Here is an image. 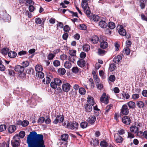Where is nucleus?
<instances>
[{
	"label": "nucleus",
	"mask_w": 147,
	"mask_h": 147,
	"mask_svg": "<svg viewBox=\"0 0 147 147\" xmlns=\"http://www.w3.org/2000/svg\"><path fill=\"white\" fill-rule=\"evenodd\" d=\"M64 65L65 67L67 69H69L71 67V64L70 61H66L64 63Z\"/></svg>",
	"instance_id": "obj_24"
},
{
	"label": "nucleus",
	"mask_w": 147,
	"mask_h": 147,
	"mask_svg": "<svg viewBox=\"0 0 147 147\" xmlns=\"http://www.w3.org/2000/svg\"><path fill=\"white\" fill-rule=\"evenodd\" d=\"M108 145V144L105 141H102L100 142V146L102 147H106Z\"/></svg>",
	"instance_id": "obj_43"
},
{
	"label": "nucleus",
	"mask_w": 147,
	"mask_h": 147,
	"mask_svg": "<svg viewBox=\"0 0 147 147\" xmlns=\"http://www.w3.org/2000/svg\"><path fill=\"white\" fill-rule=\"evenodd\" d=\"M79 93L81 94L84 95L86 93V90L83 88H80L79 89Z\"/></svg>",
	"instance_id": "obj_45"
},
{
	"label": "nucleus",
	"mask_w": 147,
	"mask_h": 147,
	"mask_svg": "<svg viewBox=\"0 0 147 147\" xmlns=\"http://www.w3.org/2000/svg\"><path fill=\"white\" fill-rule=\"evenodd\" d=\"M123 123L127 125H129L131 123V119L129 117L127 116H124L122 118Z\"/></svg>",
	"instance_id": "obj_10"
},
{
	"label": "nucleus",
	"mask_w": 147,
	"mask_h": 147,
	"mask_svg": "<svg viewBox=\"0 0 147 147\" xmlns=\"http://www.w3.org/2000/svg\"><path fill=\"white\" fill-rule=\"evenodd\" d=\"M84 107L85 109V111L87 112H90L92 109V106L88 104L85 105H84Z\"/></svg>",
	"instance_id": "obj_21"
},
{
	"label": "nucleus",
	"mask_w": 147,
	"mask_h": 147,
	"mask_svg": "<svg viewBox=\"0 0 147 147\" xmlns=\"http://www.w3.org/2000/svg\"><path fill=\"white\" fill-rule=\"evenodd\" d=\"M105 52L106 51L100 49H98V54L99 55L102 56L105 54Z\"/></svg>",
	"instance_id": "obj_41"
},
{
	"label": "nucleus",
	"mask_w": 147,
	"mask_h": 147,
	"mask_svg": "<svg viewBox=\"0 0 147 147\" xmlns=\"http://www.w3.org/2000/svg\"><path fill=\"white\" fill-rule=\"evenodd\" d=\"M43 82L45 84H48L50 82L51 79L49 77H47L42 80Z\"/></svg>",
	"instance_id": "obj_37"
},
{
	"label": "nucleus",
	"mask_w": 147,
	"mask_h": 147,
	"mask_svg": "<svg viewBox=\"0 0 147 147\" xmlns=\"http://www.w3.org/2000/svg\"><path fill=\"white\" fill-rule=\"evenodd\" d=\"M19 136L21 138H23L25 135V133L24 131H21L19 133Z\"/></svg>",
	"instance_id": "obj_47"
},
{
	"label": "nucleus",
	"mask_w": 147,
	"mask_h": 147,
	"mask_svg": "<svg viewBox=\"0 0 147 147\" xmlns=\"http://www.w3.org/2000/svg\"><path fill=\"white\" fill-rule=\"evenodd\" d=\"M68 137L69 136L67 134H64L61 136V138L62 141L67 142Z\"/></svg>",
	"instance_id": "obj_18"
},
{
	"label": "nucleus",
	"mask_w": 147,
	"mask_h": 147,
	"mask_svg": "<svg viewBox=\"0 0 147 147\" xmlns=\"http://www.w3.org/2000/svg\"><path fill=\"white\" fill-rule=\"evenodd\" d=\"M82 48L83 50L86 52L88 51L90 49V46L87 44L83 45Z\"/></svg>",
	"instance_id": "obj_31"
},
{
	"label": "nucleus",
	"mask_w": 147,
	"mask_h": 147,
	"mask_svg": "<svg viewBox=\"0 0 147 147\" xmlns=\"http://www.w3.org/2000/svg\"><path fill=\"white\" fill-rule=\"evenodd\" d=\"M127 104L129 107L130 109H134L136 106L135 103L132 101L129 102L127 103Z\"/></svg>",
	"instance_id": "obj_33"
},
{
	"label": "nucleus",
	"mask_w": 147,
	"mask_h": 147,
	"mask_svg": "<svg viewBox=\"0 0 147 147\" xmlns=\"http://www.w3.org/2000/svg\"><path fill=\"white\" fill-rule=\"evenodd\" d=\"M14 70L20 73L24 72V68L22 66L17 65L15 66Z\"/></svg>",
	"instance_id": "obj_14"
},
{
	"label": "nucleus",
	"mask_w": 147,
	"mask_h": 147,
	"mask_svg": "<svg viewBox=\"0 0 147 147\" xmlns=\"http://www.w3.org/2000/svg\"><path fill=\"white\" fill-rule=\"evenodd\" d=\"M118 32L119 34L122 36H125L126 34V30L124 29L123 27L121 25H119L117 26Z\"/></svg>",
	"instance_id": "obj_9"
},
{
	"label": "nucleus",
	"mask_w": 147,
	"mask_h": 147,
	"mask_svg": "<svg viewBox=\"0 0 147 147\" xmlns=\"http://www.w3.org/2000/svg\"><path fill=\"white\" fill-rule=\"evenodd\" d=\"M88 125V123L86 122H83L80 123V125L82 128H85L87 127Z\"/></svg>",
	"instance_id": "obj_42"
},
{
	"label": "nucleus",
	"mask_w": 147,
	"mask_h": 147,
	"mask_svg": "<svg viewBox=\"0 0 147 147\" xmlns=\"http://www.w3.org/2000/svg\"><path fill=\"white\" fill-rule=\"evenodd\" d=\"M76 58V56H69L68 60L70 62L74 63Z\"/></svg>",
	"instance_id": "obj_39"
},
{
	"label": "nucleus",
	"mask_w": 147,
	"mask_h": 147,
	"mask_svg": "<svg viewBox=\"0 0 147 147\" xmlns=\"http://www.w3.org/2000/svg\"><path fill=\"white\" fill-rule=\"evenodd\" d=\"M64 116L61 115H58L56 117V119L53 121V123L55 124H57L58 123H62L64 120Z\"/></svg>",
	"instance_id": "obj_6"
},
{
	"label": "nucleus",
	"mask_w": 147,
	"mask_h": 147,
	"mask_svg": "<svg viewBox=\"0 0 147 147\" xmlns=\"http://www.w3.org/2000/svg\"><path fill=\"white\" fill-rule=\"evenodd\" d=\"M62 83V81L59 78H56L54 79V82L51 83V86L53 88L56 89L57 86H60Z\"/></svg>",
	"instance_id": "obj_3"
},
{
	"label": "nucleus",
	"mask_w": 147,
	"mask_h": 147,
	"mask_svg": "<svg viewBox=\"0 0 147 147\" xmlns=\"http://www.w3.org/2000/svg\"><path fill=\"white\" fill-rule=\"evenodd\" d=\"M122 59V57L121 56L118 55L114 57L113 61L114 63H118Z\"/></svg>",
	"instance_id": "obj_17"
},
{
	"label": "nucleus",
	"mask_w": 147,
	"mask_h": 147,
	"mask_svg": "<svg viewBox=\"0 0 147 147\" xmlns=\"http://www.w3.org/2000/svg\"><path fill=\"white\" fill-rule=\"evenodd\" d=\"M100 47L102 49H105L107 47L108 44L107 42L105 41H101V40H100Z\"/></svg>",
	"instance_id": "obj_16"
},
{
	"label": "nucleus",
	"mask_w": 147,
	"mask_h": 147,
	"mask_svg": "<svg viewBox=\"0 0 147 147\" xmlns=\"http://www.w3.org/2000/svg\"><path fill=\"white\" fill-rule=\"evenodd\" d=\"M42 21L41 19L39 18H36L35 22L37 24H40L41 23Z\"/></svg>",
	"instance_id": "obj_62"
},
{
	"label": "nucleus",
	"mask_w": 147,
	"mask_h": 147,
	"mask_svg": "<svg viewBox=\"0 0 147 147\" xmlns=\"http://www.w3.org/2000/svg\"><path fill=\"white\" fill-rule=\"evenodd\" d=\"M89 0H82V6L83 8L84 13L88 17H90V8L88 6V1Z\"/></svg>",
	"instance_id": "obj_2"
},
{
	"label": "nucleus",
	"mask_w": 147,
	"mask_h": 147,
	"mask_svg": "<svg viewBox=\"0 0 147 147\" xmlns=\"http://www.w3.org/2000/svg\"><path fill=\"white\" fill-rule=\"evenodd\" d=\"M88 103L92 105H93L94 104V98L90 96H88L87 98Z\"/></svg>",
	"instance_id": "obj_19"
},
{
	"label": "nucleus",
	"mask_w": 147,
	"mask_h": 147,
	"mask_svg": "<svg viewBox=\"0 0 147 147\" xmlns=\"http://www.w3.org/2000/svg\"><path fill=\"white\" fill-rule=\"evenodd\" d=\"M89 81L90 83L91 88L92 89L94 88V84L93 79L91 78H90L89 79Z\"/></svg>",
	"instance_id": "obj_53"
},
{
	"label": "nucleus",
	"mask_w": 147,
	"mask_h": 147,
	"mask_svg": "<svg viewBox=\"0 0 147 147\" xmlns=\"http://www.w3.org/2000/svg\"><path fill=\"white\" fill-rule=\"evenodd\" d=\"M137 105L139 108H144V102L142 101H137L136 103Z\"/></svg>",
	"instance_id": "obj_32"
},
{
	"label": "nucleus",
	"mask_w": 147,
	"mask_h": 147,
	"mask_svg": "<svg viewBox=\"0 0 147 147\" xmlns=\"http://www.w3.org/2000/svg\"><path fill=\"white\" fill-rule=\"evenodd\" d=\"M99 25L103 28H105L107 26V24L105 21L103 20H101L99 22Z\"/></svg>",
	"instance_id": "obj_23"
},
{
	"label": "nucleus",
	"mask_w": 147,
	"mask_h": 147,
	"mask_svg": "<svg viewBox=\"0 0 147 147\" xmlns=\"http://www.w3.org/2000/svg\"><path fill=\"white\" fill-rule=\"evenodd\" d=\"M76 51L74 50H69V54L70 55V56H76Z\"/></svg>",
	"instance_id": "obj_48"
},
{
	"label": "nucleus",
	"mask_w": 147,
	"mask_h": 147,
	"mask_svg": "<svg viewBox=\"0 0 147 147\" xmlns=\"http://www.w3.org/2000/svg\"><path fill=\"white\" fill-rule=\"evenodd\" d=\"M129 112V110L126 105H123L121 109V113L123 115H127Z\"/></svg>",
	"instance_id": "obj_7"
},
{
	"label": "nucleus",
	"mask_w": 147,
	"mask_h": 147,
	"mask_svg": "<svg viewBox=\"0 0 147 147\" xmlns=\"http://www.w3.org/2000/svg\"><path fill=\"white\" fill-rule=\"evenodd\" d=\"M99 40V38L97 36H95L92 37L91 39V41L94 44L98 43Z\"/></svg>",
	"instance_id": "obj_27"
},
{
	"label": "nucleus",
	"mask_w": 147,
	"mask_h": 147,
	"mask_svg": "<svg viewBox=\"0 0 147 147\" xmlns=\"http://www.w3.org/2000/svg\"><path fill=\"white\" fill-rule=\"evenodd\" d=\"M5 69V68L4 66L2 64V62L0 60V70L1 71H4Z\"/></svg>",
	"instance_id": "obj_60"
},
{
	"label": "nucleus",
	"mask_w": 147,
	"mask_h": 147,
	"mask_svg": "<svg viewBox=\"0 0 147 147\" xmlns=\"http://www.w3.org/2000/svg\"><path fill=\"white\" fill-rule=\"evenodd\" d=\"M20 137L18 134H16L13 137V140H11L20 142Z\"/></svg>",
	"instance_id": "obj_38"
},
{
	"label": "nucleus",
	"mask_w": 147,
	"mask_h": 147,
	"mask_svg": "<svg viewBox=\"0 0 147 147\" xmlns=\"http://www.w3.org/2000/svg\"><path fill=\"white\" fill-rule=\"evenodd\" d=\"M147 3V0H141L140 1V6L142 9H144L145 5Z\"/></svg>",
	"instance_id": "obj_25"
},
{
	"label": "nucleus",
	"mask_w": 147,
	"mask_h": 147,
	"mask_svg": "<svg viewBox=\"0 0 147 147\" xmlns=\"http://www.w3.org/2000/svg\"><path fill=\"white\" fill-rule=\"evenodd\" d=\"M122 96L123 98H125L127 99H128L130 97V95L128 93L124 92L122 94Z\"/></svg>",
	"instance_id": "obj_50"
},
{
	"label": "nucleus",
	"mask_w": 147,
	"mask_h": 147,
	"mask_svg": "<svg viewBox=\"0 0 147 147\" xmlns=\"http://www.w3.org/2000/svg\"><path fill=\"white\" fill-rule=\"evenodd\" d=\"M45 118L43 117H40L39 118L38 121V123L41 124L43 123L45 121Z\"/></svg>",
	"instance_id": "obj_58"
},
{
	"label": "nucleus",
	"mask_w": 147,
	"mask_h": 147,
	"mask_svg": "<svg viewBox=\"0 0 147 147\" xmlns=\"http://www.w3.org/2000/svg\"><path fill=\"white\" fill-rule=\"evenodd\" d=\"M116 68V66L115 64L113 63H111L110 64L109 69L110 71H113Z\"/></svg>",
	"instance_id": "obj_35"
},
{
	"label": "nucleus",
	"mask_w": 147,
	"mask_h": 147,
	"mask_svg": "<svg viewBox=\"0 0 147 147\" xmlns=\"http://www.w3.org/2000/svg\"><path fill=\"white\" fill-rule=\"evenodd\" d=\"M53 64L55 66L58 67L60 65V62L59 60H55L53 61Z\"/></svg>",
	"instance_id": "obj_54"
},
{
	"label": "nucleus",
	"mask_w": 147,
	"mask_h": 147,
	"mask_svg": "<svg viewBox=\"0 0 147 147\" xmlns=\"http://www.w3.org/2000/svg\"><path fill=\"white\" fill-rule=\"evenodd\" d=\"M71 70L72 72L75 74L77 73L79 71V69L77 67H73Z\"/></svg>",
	"instance_id": "obj_46"
},
{
	"label": "nucleus",
	"mask_w": 147,
	"mask_h": 147,
	"mask_svg": "<svg viewBox=\"0 0 147 147\" xmlns=\"http://www.w3.org/2000/svg\"><path fill=\"white\" fill-rule=\"evenodd\" d=\"M96 120V117L94 115H90L88 118V121L91 125L94 124Z\"/></svg>",
	"instance_id": "obj_12"
},
{
	"label": "nucleus",
	"mask_w": 147,
	"mask_h": 147,
	"mask_svg": "<svg viewBox=\"0 0 147 147\" xmlns=\"http://www.w3.org/2000/svg\"><path fill=\"white\" fill-rule=\"evenodd\" d=\"M113 105L111 104L108 105L106 107L105 114H107L110 110L111 109Z\"/></svg>",
	"instance_id": "obj_36"
},
{
	"label": "nucleus",
	"mask_w": 147,
	"mask_h": 147,
	"mask_svg": "<svg viewBox=\"0 0 147 147\" xmlns=\"http://www.w3.org/2000/svg\"><path fill=\"white\" fill-rule=\"evenodd\" d=\"M7 71H8V73L10 76H14L15 75V73L13 70L9 69Z\"/></svg>",
	"instance_id": "obj_40"
},
{
	"label": "nucleus",
	"mask_w": 147,
	"mask_h": 147,
	"mask_svg": "<svg viewBox=\"0 0 147 147\" xmlns=\"http://www.w3.org/2000/svg\"><path fill=\"white\" fill-rule=\"evenodd\" d=\"M78 124L77 122L68 123L66 127L73 130H76L78 129Z\"/></svg>",
	"instance_id": "obj_4"
},
{
	"label": "nucleus",
	"mask_w": 147,
	"mask_h": 147,
	"mask_svg": "<svg viewBox=\"0 0 147 147\" xmlns=\"http://www.w3.org/2000/svg\"><path fill=\"white\" fill-rule=\"evenodd\" d=\"M130 131L134 134H136L139 131V128L136 125H132L130 127Z\"/></svg>",
	"instance_id": "obj_15"
},
{
	"label": "nucleus",
	"mask_w": 147,
	"mask_h": 147,
	"mask_svg": "<svg viewBox=\"0 0 147 147\" xmlns=\"http://www.w3.org/2000/svg\"><path fill=\"white\" fill-rule=\"evenodd\" d=\"M8 51V49L7 48H4L1 50L2 53L3 55H6Z\"/></svg>",
	"instance_id": "obj_49"
},
{
	"label": "nucleus",
	"mask_w": 147,
	"mask_h": 147,
	"mask_svg": "<svg viewBox=\"0 0 147 147\" xmlns=\"http://www.w3.org/2000/svg\"><path fill=\"white\" fill-rule=\"evenodd\" d=\"M79 26V28L81 30H85L87 29L86 26L84 24H80Z\"/></svg>",
	"instance_id": "obj_56"
},
{
	"label": "nucleus",
	"mask_w": 147,
	"mask_h": 147,
	"mask_svg": "<svg viewBox=\"0 0 147 147\" xmlns=\"http://www.w3.org/2000/svg\"><path fill=\"white\" fill-rule=\"evenodd\" d=\"M115 139V141L117 143H121L122 142L123 139L119 136L118 134H115L114 135Z\"/></svg>",
	"instance_id": "obj_11"
},
{
	"label": "nucleus",
	"mask_w": 147,
	"mask_h": 147,
	"mask_svg": "<svg viewBox=\"0 0 147 147\" xmlns=\"http://www.w3.org/2000/svg\"><path fill=\"white\" fill-rule=\"evenodd\" d=\"M55 56V55H53V54L51 53L49 54L47 58L49 60H51L53 59L54 57Z\"/></svg>",
	"instance_id": "obj_63"
},
{
	"label": "nucleus",
	"mask_w": 147,
	"mask_h": 147,
	"mask_svg": "<svg viewBox=\"0 0 147 147\" xmlns=\"http://www.w3.org/2000/svg\"><path fill=\"white\" fill-rule=\"evenodd\" d=\"M6 129V126L4 125H0V131L1 132L5 130Z\"/></svg>",
	"instance_id": "obj_64"
},
{
	"label": "nucleus",
	"mask_w": 147,
	"mask_h": 147,
	"mask_svg": "<svg viewBox=\"0 0 147 147\" xmlns=\"http://www.w3.org/2000/svg\"><path fill=\"white\" fill-rule=\"evenodd\" d=\"M99 143V141L97 139H92L90 141V144L94 146H97Z\"/></svg>",
	"instance_id": "obj_20"
},
{
	"label": "nucleus",
	"mask_w": 147,
	"mask_h": 147,
	"mask_svg": "<svg viewBox=\"0 0 147 147\" xmlns=\"http://www.w3.org/2000/svg\"><path fill=\"white\" fill-rule=\"evenodd\" d=\"M92 18L94 21H98L99 19V17L98 15H94L92 16Z\"/></svg>",
	"instance_id": "obj_61"
},
{
	"label": "nucleus",
	"mask_w": 147,
	"mask_h": 147,
	"mask_svg": "<svg viewBox=\"0 0 147 147\" xmlns=\"http://www.w3.org/2000/svg\"><path fill=\"white\" fill-rule=\"evenodd\" d=\"M107 26L111 29H113L115 27V24L113 22H109L107 24Z\"/></svg>",
	"instance_id": "obj_29"
},
{
	"label": "nucleus",
	"mask_w": 147,
	"mask_h": 147,
	"mask_svg": "<svg viewBox=\"0 0 147 147\" xmlns=\"http://www.w3.org/2000/svg\"><path fill=\"white\" fill-rule=\"evenodd\" d=\"M36 75H37L38 77L40 78H42L44 76V74L42 71L37 72L36 73Z\"/></svg>",
	"instance_id": "obj_52"
},
{
	"label": "nucleus",
	"mask_w": 147,
	"mask_h": 147,
	"mask_svg": "<svg viewBox=\"0 0 147 147\" xmlns=\"http://www.w3.org/2000/svg\"><path fill=\"white\" fill-rule=\"evenodd\" d=\"M8 55L9 57L14 58L16 57L17 53L15 51H11L8 53Z\"/></svg>",
	"instance_id": "obj_26"
},
{
	"label": "nucleus",
	"mask_w": 147,
	"mask_h": 147,
	"mask_svg": "<svg viewBox=\"0 0 147 147\" xmlns=\"http://www.w3.org/2000/svg\"><path fill=\"white\" fill-rule=\"evenodd\" d=\"M71 85L68 83H66L63 84L62 86L63 90L65 92H68L70 90Z\"/></svg>",
	"instance_id": "obj_8"
},
{
	"label": "nucleus",
	"mask_w": 147,
	"mask_h": 147,
	"mask_svg": "<svg viewBox=\"0 0 147 147\" xmlns=\"http://www.w3.org/2000/svg\"><path fill=\"white\" fill-rule=\"evenodd\" d=\"M108 79L110 81L113 82L115 81L116 78L114 75H112L109 76Z\"/></svg>",
	"instance_id": "obj_44"
},
{
	"label": "nucleus",
	"mask_w": 147,
	"mask_h": 147,
	"mask_svg": "<svg viewBox=\"0 0 147 147\" xmlns=\"http://www.w3.org/2000/svg\"><path fill=\"white\" fill-rule=\"evenodd\" d=\"M11 143L12 147H18L20 145V142L11 140Z\"/></svg>",
	"instance_id": "obj_30"
},
{
	"label": "nucleus",
	"mask_w": 147,
	"mask_h": 147,
	"mask_svg": "<svg viewBox=\"0 0 147 147\" xmlns=\"http://www.w3.org/2000/svg\"><path fill=\"white\" fill-rule=\"evenodd\" d=\"M77 63L78 66L82 68L85 65L86 61L83 59H80L77 61Z\"/></svg>",
	"instance_id": "obj_13"
},
{
	"label": "nucleus",
	"mask_w": 147,
	"mask_h": 147,
	"mask_svg": "<svg viewBox=\"0 0 147 147\" xmlns=\"http://www.w3.org/2000/svg\"><path fill=\"white\" fill-rule=\"evenodd\" d=\"M58 72L59 74L61 75H64L66 72L65 69L63 68H59L58 70Z\"/></svg>",
	"instance_id": "obj_34"
},
{
	"label": "nucleus",
	"mask_w": 147,
	"mask_h": 147,
	"mask_svg": "<svg viewBox=\"0 0 147 147\" xmlns=\"http://www.w3.org/2000/svg\"><path fill=\"white\" fill-rule=\"evenodd\" d=\"M22 66L26 67L28 66L29 65V63L27 61H24L22 63Z\"/></svg>",
	"instance_id": "obj_59"
},
{
	"label": "nucleus",
	"mask_w": 147,
	"mask_h": 147,
	"mask_svg": "<svg viewBox=\"0 0 147 147\" xmlns=\"http://www.w3.org/2000/svg\"><path fill=\"white\" fill-rule=\"evenodd\" d=\"M26 143L28 147H45L42 134H37L35 131L30 132L28 135Z\"/></svg>",
	"instance_id": "obj_1"
},
{
	"label": "nucleus",
	"mask_w": 147,
	"mask_h": 147,
	"mask_svg": "<svg viewBox=\"0 0 147 147\" xmlns=\"http://www.w3.org/2000/svg\"><path fill=\"white\" fill-rule=\"evenodd\" d=\"M16 127L15 125H10L8 128V132L11 134L14 132L16 130Z\"/></svg>",
	"instance_id": "obj_22"
},
{
	"label": "nucleus",
	"mask_w": 147,
	"mask_h": 147,
	"mask_svg": "<svg viewBox=\"0 0 147 147\" xmlns=\"http://www.w3.org/2000/svg\"><path fill=\"white\" fill-rule=\"evenodd\" d=\"M42 67L41 65H37L35 67V70L37 72L42 71Z\"/></svg>",
	"instance_id": "obj_28"
},
{
	"label": "nucleus",
	"mask_w": 147,
	"mask_h": 147,
	"mask_svg": "<svg viewBox=\"0 0 147 147\" xmlns=\"http://www.w3.org/2000/svg\"><path fill=\"white\" fill-rule=\"evenodd\" d=\"M109 97L108 95H106L105 93H104L100 98V101L102 102L107 104L109 102Z\"/></svg>",
	"instance_id": "obj_5"
},
{
	"label": "nucleus",
	"mask_w": 147,
	"mask_h": 147,
	"mask_svg": "<svg viewBox=\"0 0 147 147\" xmlns=\"http://www.w3.org/2000/svg\"><path fill=\"white\" fill-rule=\"evenodd\" d=\"M29 124V122L28 121L24 120L22 122V125L24 127L27 126Z\"/></svg>",
	"instance_id": "obj_57"
},
{
	"label": "nucleus",
	"mask_w": 147,
	"mask_h": 147,
	"mask_svg": "<svg viewBox=\"0 0 147 147\" xmlns=\"http://www.w3.org/2000/svg\"><path fill=\"white\" fill-rule=\"evenodd\" d=\"M67 55L63 54L60 56V59L63 61L66 60L67 59Z\"/></svg>",
	"instance_id": "obj_55"
},
{
	"label": "nucleus",
	"mask_w": 147,
	"mask_h": 147,
	"mask_svg": "<svg viewBox=\"0 0 147 147\" xmlns=\"http://www.w3.org/2000/svg\"><path fill=\"white\" fill-rule=\"evenodd\" d=\"M124 53L127 55L129 54L130 52V50L129 49L128 47L125 48L124 49Z\"/></svg>",
	"instance_id": "obj_51"
}]
</instances>
